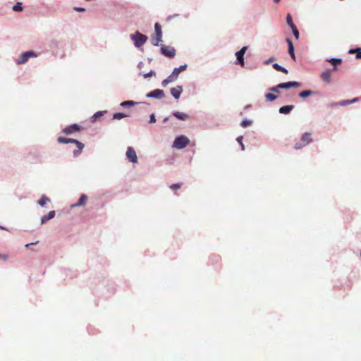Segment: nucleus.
<instances>
[{"mask_svg":"<svg viewBox=\"0 0 361 361\" xmlns=\"http://www.w3.org/2000/svg\"><path fill=\"white\" fill-rule=\"evenodd\" d=\"M57 142L61 144H68V143L75 144L78 149H75L73 151V154L75 156L79 155L85 147L84 144H82V142H80V141H78L77 140L71 139V138H66V137H59L57 138Z\"/></svg>","mask_w":361,"mask_h":361,"instance_id":"f257e3e1","label":"nucleus"},{"mask_svg":"<svg viewBox=\"0 0 361 361\" xmlns=\"http://www.w3.org/2000/svg\"><path fill=\"white\" fill-rule=\"evenodd\" d=\"M187 68V65L184 64L180 66L179 68H176L173 71L172 73L166 79H164L161 85L163 87H166L170 82H174L178 77L181 71H184Z\"/></svg>","mask_w":361,"mask_h":361,"instance_id":"f03ea898","label":"nucleus"},{"mask_svg":"<svg viewBox=\"0 0 361 361\" xmlns=\"http://www.w3.org/2000/svg\"><path fill=\"white\" fill-rule=\"evenodd\" d=\"M130 38L136 47H142L147 40V37L138 31L131 35Z\"/></svg>","mask_w":361,"mask_h":361,"instance_id":"7ed1b4c3","label":"nucleus"},{"mask_svg":"<svg viewBox=\"0 0 361 361\" xmlns=\"http://www.w3.org/2000/svg\"><path fill=\"white\" fill-rule=\"evenodd\" d=\"M312 139L311 137V133H305L302 135L300 138V142H297L295 144L294 148L295 149H300L309 143L312 142Z\"/></svg>","mask_w":361,"mask_h":361,"instance_id":"20e7f679","label":"nucleus"},{"mask_svg":"<svg viewBox=\"0 0 361 361\" xmlns=\"http://www.w3.org/2000/svg\"><path fill=\"white\" fill-rule=\"evenodd\" d=\"M190 142V140L184 135L176 137L173 142V147L176 149H183Z\"/></svg>","mask_w":361,"mask_h":361,"instance_id":"39448f33","label":"nucleus"},{"mask_svg":"<svg viewBox=\"0 0 361 361\" xmlns=\"http://www.w3.org/2000/svg\"><path fill=\"white\" fill-rule=\"evenodd\" d=\"M155 33L152 38V43L154 46H158L159 42H161V27L159 23H157L154 25Z\"/></svg>","mask_w":361,"mask_h":361,"instance_id":"423d86ee","label":"nucleus"},{"mask_svg":"<svg viewBox=\"0 0 361 361\" xmlns=\"http://www.w3.org/2000/svg\"><path fill=\"white\" fill-rule=\"evenodd\" d=\"M247 47H243L241 48V49L235 53L236 56V64L240 65L242 67L244 66L245 62H244V54L245 51H247Z\"/></svg>","mask_w":361,"mask_h":361,"instance_id":"0eeeda50","label":"nucleus"},{"mask_svg":"<svg viewBox=\"0 0 361 361\" xmlns=\"http://www.w3.org/2000/svg\"><path fill=\"white\" fill-rule=\"evenodd\" d=\"M81 130L82 127L80 126L78 124H72L63 128L62 132L65 135H71L77 132H80Z\"/></svg>","mask_w":361,"mask_h":361,"instance_id":"6e6552de","label":"nucleus"},{"mask_svg":"<svg viewBox=\"0 0 361 361\" xmlns=\"http://www.w3.org/2000/svg\"><path fill=\"white\" fill-rule=\"evenodd\" d=\"M126 157L130 162H132V163L137 162V157L135 149L133 147H128L127 151H126Z\"/></svg>","mask_w":361,"mask_h":361,"instance_id":"1a4fd4ad","label":"nucleus"},{"mask_svg":"<svg viewBox=\"0 0 361 361\" xmlns=\"http://www.w3.org/2000/svg\"><path fill=\"white\" fill-rule=\"evenodd\" d=\"M161 51L164 55L170 58L173 57L176 54V50L174 48L166 46H163L161 48Z\"/></svg>","mask_w":361,"mask_h":361,"instance_id":"9d476101","label":"nucleus"},{"mask_svg":"<svg viewBox=\"0 0 361 361\" xmlns=\"http://www.w3.org/2000/svg\"><path fill=\"white\" fill-rule=\"evenodd\" d=\"M146 96L147 97L149 98L161 99L164 96V92L161 90L156 89L153 91L148 92Z\"/></svg>","mask_w":361,"mask_h":361,"instance_id":"9b49d317","label":"nucleus"},{"mask_svg":"<svg viewBox=\"0 0 361 361\" xmlns=\"http://www.w3.org/2000/svg\"><path fill=\"white\" fill-rule=\"evenodd\" d=\"M300 86V83L298 82H283L279 83L277 85V87H279L281 89H288L290 87H298Z\"/></svg>","mask_w":361,"mask_h":361,"instance_id":"f8f14e48","label":"nucleus"},{"mask_svg":"<svg viewBox=\"0 0 361 361\" xmlns=\"http://www.w3.org/2000/svg\"><path fill=\"white\" fill-rule=\"evenodd\" d=\"M331 71L330 70H326L321 74V79L327 83H330L331 80Z\"/></svg>","mask_w":361,"mask_h":361,"instance_id":"ddd939ff","label":"nucleus"},{"mask_svg":"<svg viewBox=\"0 0 361 361\" xmlns=\"http://www.w3.org/2000/svg\"><path fill=\"white\" fill-rule=\"evenodd\" d=\"M171 94L173 95V97L178 99L180 98V94L183 92V89L181 86H177L176 87H173L171 89Z\"/></svg>","mask_w":361,"mask_h":361,"instance_id":"4468645a","label":"nucleus"},{"mask_svg":"<svg viewBox=\"0 0 361 361\" xmlns=\"http://www.w3.org/2000/svg\"><path fill=\"white\" fill-rule=\"evenodd\" d=\"M288 45V54L290 55L291 58L295 61V53H294V47H293V44L292 42V41L289 39V38H287L286 39Z\"/></svg>","mask_w":361,"mask_h":361,"instance_id":"2eb2a0df","label":"nucleus"},{"mask_svg":"<svg viewBox=\"0 0 361 361\" xmlns=\"http://www.w3.org/2000/svg\"><path fill=\"white\" fill-rule=\"evenodd\" d=\"M55 211H50L47 215H44L43 216L42 218H41V224H44L46 223L47 221L53 219L54 216H55Z\"/></svg>","mask_w":361,"mask_h":361,"instance_id":"dca6fc26","label":"nucleus"},{"mask_svg":"<svg viewBox=\"0 0 361 361\" xmlns=\"http://www.w3.org/2000/svg\"><path fill=\"white\" fill-rule=\"evenodd\" d=\"M87 200V196L86 195H82L79 198L78 201L73 205V207H80L85 205Z\"/></svg>","mask_w":361,"mask_h":361,"instance_id":"f3484780","label":"nucleus"},{"mask_svg":"<svg viewBox=\"0 0 361 361\" xmlns=\"http://www.w3.org/2000/svg\"><path fill=\"white\" fill-rule=\"evenodd\" d=\"M293 108V105L283 106L279 109V112L283 114H288Z\"/></svg>","mask_w":361,"mask_h":361,"instance_id":"a211bd4d","label":"nucleus"},{"mask_svg":"<svg viewBox=\"0 0 361 361\" xmlns=\"http://www.w3.org/2000/svg\"><path fill=\"white\" fill-rule=\"evenodd\" d=\"M173 114L178 119H180L182 121H185V120L188 119V118H189V116L188 114H186L185 113H180L178 111L174 112Z\"/></svg>","mask_w":361,"mask_h":361,"instance_id":"6ab92c4d","label":"nucleus"},{"mask_svg":"<svg viewBox=\"0 0 361 361\" xmlns=\"http://www.w3.org/2000/svg\"><path fill=\"white\" fill-rule=\"evenodd\" d=\"M273 68L277 71H280L286 74L288 73V70L282 67L281 66L279 65L278 63L273 64Z\"/></svg>","mask_w":361,"mask_h":361,"instance_id":"aec40b11","label":"nucleus"},{"mask_svg":"<svg viewBox=\"0 0 361 361\" xmlns=\"http://www.w3.org/2000/svg\"><path fill=\"white\" fill-rule=\"evenodd\" d=\"M49 202H50V200L47 196L42 195L38 203L41 207H44L45 204Z\"/></svg>","mask_w":361,"mask_h":361,"instance_id":"412c9836","label":"nucleus"},{"mask_svg":"<svg viewBox=\"0 0 361 361\" xmlns=\"http://www.w3.org/2000/svg\"><path fill=\"white\" fill-rule=\"evenodd\" d=\"M28 57L26 56L25 53L21 54L19 60L17 61L18 64H23L27 61Z\"/></svg>","mask_w":361,"mask_h":361,"instance_id":"4be33fe9","label":"nucleus"},{"mask_svg":"<svg viewBox=\"0 0 361 361\" xmlns=\"http://www.w3.org/2000/svg\"><path fill=\"white\" fill-rule=\"evenodd\" d=\"M329 62H330L334 66H337V65H339L342 63V60L341 59H330L328 60Z\"/></svg>","mask_w":361,"mask_h":361,"instance_id":"5701e85b","label":"nucleus"},{"mask_svg":"<svg viewBox=\"0 0 361 361\" xmlns=\"http://www.w3.org/2000/svg\"><path fill=\"white\" fill-rule=\"evenodd\" d=\"M264 97H265L267 101H269V102L274 101L277 98V96L272 93H267V94H265Z\"/></svg>","mask_w":361,"mask_h":361,"instance_id":"b1692460","label":"nucleus"},{"mask_svg":"<svg viewBox=\"0 0 361 361\" xmlns=\"http://www.w3.org/2000/svg\"><path fill=\"white\" fill-rule=\"evenodd\" d=\"M311 94H312V91L311 90H305L299 93V96L302 98L307 97Z\"/></svg>","mask_w":361,"mask_h":361,"instance_id":"393cba45","label":"nucleus"},{"mask_svg":"<svg viewBox=\"0 0 361 361\" xmlns=\"http://www.w3.org/2000/svg\"><path fill=\"white\" fill-rule=\"evenodd\" d=\"M127 115H126L125 114L123 113H116L113 115V119H117V120H120V119H122L125 117H126Z\"/></svg>","mask_w":361,"mask_h":361,"instance_id":"a878e982","label":"nucleus"},{"mask_svg":"<svg viewBox=\"0 0 361 361\" xmlns=\"http://www.w3.org/2000/svg\"><path fill=\"white\" fill-rule=\"evenodd\" d=\"M286 22H287V24L290 27H293L294 26H295L293 22V19H292V16L290 14H288L287 15V17H286Z\"/></svg>","mask_w":361,"mask_h":361,"instance_id":"bb28decb","label":"nucleus"},{"mask_svg":"<svg viewBox=\"0 0 361 361\" xmlns=\"http://www.w3.org/2000/svg\"><path fill=\"white\" fill-rule=\"evenodd\" d=\"M348 104H350V100H343V101H341V102H340L338 103L331 104V106H336V105L345 106V105H348Z\"/></svg>","mask_w":361,"mask_h":361,"instance_id":"cd10ccee","label":"nucleus"},{"mask_svg":"<svg viewBox=\"0 0 361 361\" xmlns=\"http://www.w3.org/2000/svg\"><path fill=\"white\" fill-rule=\"evenodd\" d=\"M13 10L14 11H17V12L22 11H23L22 4L20 2L17 3L16 5H14L13 6Z\"/></svg>","mask_w":361,"mask_h":361,"instance_id":"c85d7f7f","label":"nucleus"},{"mask_svg":"<svg viewBox=\"0 0 361 361\" xmlns=\"http://www.w3.org/2000/svg\"><path fill=\"white\" fill-rule=\"evenodd\" d=\"M350 53H356V58L361 59V49H350Z\"/></svg>","mask_w":361,"mask_h":361,"instance_id":"c756f323","label":"nucleus"},{"mask_svg":"<svg viewBox=\"0 0 361 361\" xmlns=\"http://www.w3.org/2000/svg\"><path fill=\"white\" fill-rule=\"evenodd\" d=\"M135 104V102L133 101H125L121 104V105L122 106H132Z\"/></svg>","mask_w":361,"mask_h":361,"instance_id":"7c9ffc66","label":"nucleus"},{"mask_svg":"<svg viewBox=\"0 0 361 361\" xmlns=\"http://www.w3.org/2000/svg\"><path fill=\"white\" fill-rule=\"evenodd\" d=\"M106 113V111H97V113H95L94 114V116H92V119L94 121H95L97 120V118L103 116L104 114Z\"/></svg>","mask_w":361,"mask_h":361,"instance_id":"2f4dec72","label":"nucleus"},{"mask_svg":"<svg viewBox=\"0 0 361 361\" xmlns=\"http://www.w3.org/2000/svg\"><path fill=\"white\" fill-rule=\"evenodd\" d=\"M251 124H252L251 121L244 120L241 122L240 126L243 128H246L247 126H250Z\"/></svg>","mask_w":361,"mask_h":361,"instance_id":"473e14b6","label":"nucleus"},{"mask_svg":"<svg viewBox=\"0 0 361 361\" xmlns=\"http://www.w3.org/2000/svg\"><path fill=\"white\" fill-rule=\"evenodd\" d=\"M291 29H292V31H293L294 37L296 39H298L299 38V32H298L296 26H294L293 27H291Z\"/></svg>","mask_w":361,"mask_h":361,"instance_id":"72a5a7b5","label":"nucleus"},{"mask_svg":"<svg viewBox=\"0 0 361 361\" xmlns=\"http://www.w3.org/2000/svg\"><path fill=\"white\" fill-rule=\"evenodd\" d=\"M181 187H182V183H176V184H172L171 185H170L169 188L171 190H178V189H180Z\"/></svg>","mask_w":361,"mask_h":361,"instance_id":"f704fd0d","label":"nucleus"},{"mask_svg":"<svg viewBox=\"0 0 361 361\" xmlns=\"http://www.w3.org/2000/svg\"><path fill=\"white\" fill-rule=\"evenodd\" d=\"M25 53L26 56L28 57V59L30 57H36L37 56V54L33 51H26Z\"/></svg>","mask_w":361,"mask_h":361,"instance_id":"c9c22d12","label":"nucleus"},{"mask_svg":"<svg viewBox=\"0 0 361 361\" xmlns=\"http://www.w3.org/2000/svg\"><path fill=\"white\" fill-rule=\"evenodd\" d=\"M154 75H155V72L154 71H150L149 73L143 75L145 78H147L149 77L154 76Z\"/></svg>","mask_w":361,"mask_h":361,"instance_id":"e433bc0d","label":"nucleus"},{"mask_svg":"<svg viewBox=\"0 0 361 361\" xmlns=\"http://www.w3.org/2000/svg\"><path fill=\"white\" fill-rule=\"evenodd\" d=\"M243 137L242 136H240L237 138V141L240 144L241 147H242V149L243 150L244 149V145L243 144Z\"/></svg>","mask_w":361,"mask_h":361,"instance_id":"4c0bfd02","label":"nucleus"},{"mask_svg":"<svg viewBox=\"0 0 361 361\" xmlns=\"http://www.w3.org/2000/svg\"><path fill=\"white\" fill-rule=\"evenodd\" d=\"M155 122H156L155 116H154V114H152L150 116L149 123H155Z\"/></svg>","mask_w":361,"mask_h":361,"instance_id":"58836bf2","label":"nucleus"},{"mask_svg":"<svg viewBox=\"0 0 361 361\" xmlns=\"http://www.w3.org/2000/svg\"><path fill=\"white\" fill-rule=\"evenodd\" d=\"M74 10L78 12H84L85 9L82 7H74Z\"/></svg>","mask_w":361,"mask_h":361,"instance_id":"ea45409f","label":"nucleus"},{"mask_svg":"<svg viewBox=\"0 0 361 361\" xmlns=\"http://www.w3.org/2000/svg\"><path fill=\"white\" fill-rule=\"evenodd\" d=\"M279 87H277V86H276V87H271V88H270L269 90H270V91H271V92H279V91L278 90V89H279Z\"/></svg>","mask_w":361,"mask_h":361,"instance_id":"a19ab883","label":"nucleus"},{"mask_svg":"<svg viewBox=\"0 0 361 361\" xmlns=\"http://www.w3.org/2000/svg\"><path fill=\"white\" fill-rule=\"evenodd\" d=\"M274 60V57H271L269 58L268 60H267L266 61H264V64H269V63H271V61H273Z\"/></svg>","mask_w":361,"mask_h":361,"instance_id":"79ce46f5","label":"nucleus"},{"mask_svg":"<svg viewBox=\"0 0 361 361\" xmlns=\"http://www.w3.org/2000/svg\"><path fill=\"white\" fill-rule=\"evenodd\" d=\"M359 99H360V98H358V97H355V98H354V99H350V104H353V103H355V102H356L359 101Z\"/></svg>","mask_w":361,"mask_h":361,"instance_id":"37998d69","label":"nucleus"},{"mask_svg":"<svg viewBox=\"0 0 361 361\" xmlns=\"http://www.w3.org/2000/svg\"><path fill=\"white\" fill-rule=\"evenodd\" d=\"M0 258H1L4 260H6L8 259V256L6 255H0Z\"/></svg>","mask_w":361,"mask_h":361,"instance_id":"c03bdc74","label":"nucleus"},{"mask_svg":"<svg viewBox=\"0 0 361 361\" xmlns=\"http://www.w3.org/2000/svg\"><path fill=\"white\" fill-rule=\"evenodd\" d=\"M338 70L337 66H334L333 71H336Z\"/></svg>","mask_w":361,"mask_h":361,"instance_id":"a18cd8bd","label":"nucleus"},{"mask_svg":"<svg viewBox=\"0 0 361 361\" xmlns=\"http://www.w3.org/2000/svg\"><path fill=\"white\" fill-rule=\"evenodd\" d=\"M281 0H274V1L276 4H278Z\"/></svg>","mask_w":361,"mask_h":361,"instance_id":"49530a36","label":"nucleus"},{"mask_svg":"<svg viewBox=\"0 0 361 361\" xmlns=\"http://www.w3.org/2000/svg\"><path fill=\"white\" fill-rule=\"evenodd\" d=\"M167 120H168V118H164V122L167 121Z\"/></svg>","mask_w":361,"mask_h":361,"instance_id":"de8ad7c7","label":"nucleus"}]
</instances>
